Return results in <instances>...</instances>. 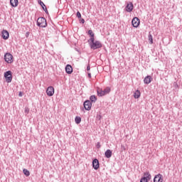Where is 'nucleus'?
<instances>
[{"instance_id":"f257e3e1","label":"nucleus","mask_w":182,"mask_h":182,"mask_svg":"<svg viewBox=\"0 0 182 182\" xmlns=\"http://www.w3.org/2000/svg\"><path fill=\"white\" fill-rule=\"evenodd\" d=\"M88 42H90V48L93 50H96V49H100V48L102 46V42L99 41H95V38H90Z\"/></svg>"},{"instance_id":"f03ea898","label":"nucleus","mask_w":182,"mask_h":182,"mask_svg":"<svg viewBox=\"0 0 182 182\" xmlns=\"http://www.w3.org/2000/svg\"><path fill=\"white\" fill-rule=\"evenodd\" d=\"M37 26H39V28H46V26H48L46 18L44 17H39L37 19Z\"/></svg>"},{"instance_id":"7ed1b4c3","label":"nucleus","mask_w":182,"mask_h":182,"mask_svg":"<svg viewBox=\"0 0 182 182\" xmlns=\"http://www.w3.org/2000/svg\"><path fill=\"white\" fill-rule=\"evenodd\" d=\"M4 60L9 64L14 63V55L10 53H6L4 55Z\"/></svg>"},{"instance_id":"20e7f679","label":"nucleus","mask_w":182,"mask_h":182,"mask_svg":"<svg viewBox=\"0 0 182 182\" xmlns=\"http://www.w3.org/2000/svg\"><path fill=\"white\" fill-rule=\"evenodd\" d=\"M108 93H110V87H107L105 90H97V95L98 96H105V95H108Z\"/></svg>"},{"instance_id":"39448f33","label":"nucleus","mask_w":182,"mask_h":182,"mask_svg":"<svg viewBox=\"0 0 182 182\" xmlns=\"http://www.w3.org/2000/svg\"><path fill=\"white\" fill-rule=\"evenodd\" d=\"M4 77L7 83H11L12 82V71L9 70L4 73Z\"/></svg>"},{"instance_id":"423d86ee","label":"nucleus","mask_w":182,"mask_h":182,"mask_svg":"<svg viewBox=\"0 0 182 182\" xmlns=\"http://www.w3.org/2000/svg\"><path fill=\"white\" fill-rule=\"evenodd\" d=\"M132 23L134 28H139V26L140 25V19L137 17H134L132 21Z\"/></svg>"},{"instance_id":"0eeeda50","label":"nucleus","mask_w":182,"mask_h":182,"mask_svg":"<svg viewBox=\"0 0 182 182\" xmlns=\"http://www.w3.org/2000/svg\"><path fill=\"white\" fill-rule=\"evenodd\" d=\"M47 95L49 97L53 96L55 95V88L53 86H50L46 90Z\"/></svg>"},{"instance_id":"6e6552de","label":"nucleus","mask_w":182,"mask_h":182,"mask_svg":"<svg viewBox=\"0 0 182 182\" xmlns=\"http://www.w3.org/2000/svg\"><path fill=\"white\" fill-rule=\"evenodd\" d=\"M83 105L85 110H90L92 109V102L90 100L85 101Z\"/></svg>"},{"instance_id":"1a4fd4ad","label":"nucleus","mask_w":182,"mask_h":182,"mask_svg":"<svg viewBox=\"0 0 182 182\" xmlns=\"http://www.w3.org/2000/svg\"><path fill=\"white\" fill-rule=\"evenodd\" d=\"M154 182H163V175L159 173L154 178Z\"/></svg>"},{"instance_id":"9d476101","label":"nucleus","mask_w":182,"mask_h":182,"mask_svg":"<svg viewBox=\"0 0 182 182\" xmlns=\"http://www.w3.org/2000/svg\"><path fill=\"white\" fill-rule=\"evenodd\" d=\"M92 167L95 170H97L100 167L99 160L97 159H95L92 161Z\"/></svg>"},{"instance_id":"9b49d317","label":"nucleus","mask_w":182,"mask_h":182,"mask_svg":"<svg viewBox=\"0 0 182 182\" xmlns=\"http://www.w3.org/2000/svg\"><path fill=\"white\" fill-rule=\"evenodd\" d=\"M2 38L3 39H4L5 41H6V39L9 38V32H8V31L6 30H3L2 32Z\"/></svg>"},{"instance_id":"f8f14e48","label":"nucleus","mask_w":182,"mask_h":182,"mask_svg":"<svg viewBox=\"0 0 182 182\" xmlns=\"http://www.w3.org/2000/svg\"><path fill=\"white\" fill-rule=\"evenodd\" d=\"M125 10L127 12H132V11H133V3L129 2L127 4L125 7Z\"/></svg>"},{"instance_id":"ddd939ff","label":"nucleus","mask_w":182,"mask_h":182,"mask_svg":"<svg viewBox=\"0 0 182 182\" xmlns=\"http://www.w3.org/2000/svg\"><path fill=\"white\" fill-rule=\"evenodd\" d=\"M65 72L68 73V75H71V73L73 72V68H72V65H67L65 66Z\"/></svg>"},{"instance_id":"4468645a","label":"nucleus","mask_w":182,"mask_h":182,"mask_svg":"<svg viewBox=\"0 0 182 182\" xmlns=\"http://www.w3.org/2000/svg\"><path fill=\"white\" fill-rule=\"evenodd\" d=\"M151 80H153V78L150 75H147L144 79V83L145 85H149V83H151Z\"/></svg>"},{"instance_id":"2eb2a0df","label":"nucleus","mask_w":182,"mask_h":182,"mask_svg":"<svg viewBox=\"0 0 182 182\" xmlns=\"http://www.w3.org/2000/svg\"><path fill=\"white\" fill-rule=\"evenodd\" d=\"M18 4L19 1L18 0H10V5H11L13 8H16Z\"/></svg>"},{"instance_id":"dca6fc26","label":"nucleus","mask_w":182,"mask_h":182,"mask_svg":"<svg viewBox=\"0 0 182 182\" xmlns=\"http://www.w3.org/2000/svg\"><path fill=\"white\" fill-rule=\"evenodd\" d=\"M39 4H40L41 6H42V9H43V11L48 15L49 14V12L48 11V9L46 8V6L45 5V4L41 1H40Z\"/></svg>"},{"instance_id":"f3484780","label":"nucleus","mask_w":182,"mask_h":182,"mask_svg":"<svg viewBox=\"0 0 182 182\" xmlns=\"http://www.w3.org/2000/svg\"><path fill=\"white\" fill-rule=\"evenodd\" d=\"M105 156L107 159H110V157H112V151L110 149H107L105 153Z\"/></svg>"},{"instance_id":"a211bd4d","label":"nucleus","mask_w":182,"mask_h":182,"mask_svg":"<svg viewBox=\"0 0 182 182\" xmlns=\"http://www.w3.org/2000/svg\"><path fill=\"white\" fill-rule=\"evenodd\" d=\"M97 101V97H96V95H91L90 97V102H92V103H96Z\"/></svg>"},{"instance_id":"6ab92c4d","label":"nucleus","mask_w":182,"mask_h":182,"mask_svg":"<svg viewBox=\"0 0 182 182\" xmlns=\"http://www.w3.org/2000/svg\"><path fill=\"white\" fill-rule=\"evenodd\" d=\"M141 93L139 90H136L135 92L134 93V99H139L140 97Z\"/></svg>"},{"instance_id":"aec40b11","label":"nucleus","mask_w":182,"mask_h":182,"mask_svg":"<svg viewBox=\"0 0 182 182\" xmlns=\"http://www.w3.org/2000/svg\"><path fill=\"white\" fill-rule=\"evenodd\" d=\"M144 177H146V178H147V180H151V175L150 174L149 172H145L144 173Z\"/></svg>"},{"instance_id":"412c9836","label":"nucleus","mask_w":182,"mask_h":182,"mask_svg":"<svg viewBox=\"0 0 182 182\" xmlns=\"http://www.w3.org/2000/svg\"><path fill=\"white\" fill-rule=\"evenodd\" d=\"M75 122L76 124H80V122H82V118L80 117H75Z\"/></svg>"},{"instance_id":"4be33fe9","label":"nucleus","mask_w":182,"mask_h":182,"mask_svg":"<svg viewBox=\"0 0 182 182\" xmlns=\"http://www.w3.org/2000/svg\"><path fill=\"white\" fill-rule=\"evenodd\" d=\"M88 35H90V39H95V33H93V31L89 30Z\"/></svg>"},{"instance_id":"5701e85b","label":"nucleus","mask_w":182,"mask_h":182,"mask_svg":"<svg viewBox=\"0 0 182 182\" xmlns=\"http://www.w3.org/2000/svg\"><path fill=\"white\" fill-rule=\"evenodd\" d=\"M23 173L25 174V176H26V177H29V176H31V173L28 171V169L24 168L23 170Z\"/></svg>"},{"instance_id":"b1692460","label":"nucleus","mask_w":182,"mask_h":182,"mask_svg":"<svg viewBox=\"0 0 182 182\" xmlns=\"http://www.w3.org/2000/svg\"><path fill=\"white\" fill-rule=\"evenodd\" d=\"M149 43H151V45H152V43H153V36H151V34L149 35Z\"/></svg>"},{"instance_id":"393cba45","label":"nucleus","mask_w":182,"mask_h":182,"mask_svg":"<svg viewBox=\"0 0 182 182\" xmlns=\"http://www.w3.org/2000/svg\"><path fill=\"white\" fill-rule=\"evenodd\" d=\"M140 182H149V181L146 177L144 176L141 178Z\"/></svg>"},{"instance_id":"a878e982","label":"nucleus","mask_w":182,"mask_h":182,"mask_svg":"<svg viewBox=\"0 0 182 182\" xmlns=\"http://www.w3.org/2000/svg\"><path fill=\"white\" fill-rule=\"evenodd\" d=\"M77 17L79 19H80V18H82V14H80V11H77Z\"/></svg>"},{"instance_id":"bb28decb","label":"nucleus","mask_w":182,"mask_h":182,"mask_svg":"<svg viewBox=\"0 0 182 182\" xmlns=\"http://www.w3.org/2000/svg\"><path fill=\"white\" fill-rule=\"evenodd\" d=\"M97 149H100V142H97L96 145Z\"/></svg>"},{"instance_id":"cd10ccee","label":"nucleus","mask_w":182,"mask_h":182,"mask_svg":"<svg viewBox=\"0 0 182 182\" xmlns=\"http://www.w3.org/2000/svg\"><path fill=\"white\" fill-rule=\"evenodd\" d=\"M87 75H88V77H89L90 79H92V73H88Z\"/></svg>"},{"instance_id":"c85d7f7f","label":"nucleus","mask_w":182,"mask_h":182,"mask_svg":"<svg viewBox=\"0 0 182 182\" xmlns=\"http://www.w3.org/2000/svg\"><path fill=\"white\" fill-rule=\"evenodd\" d=\"M87 72H89V70H90V65H88L87 66Z\"/></svg>"},{"instance_id":"c756f323","label":"nucleus","mask_w":182,"mask_h":182,"mask_svg":"<svg viewBox=\"0 0 182 182\" xmlns=\"http://www.w3.org/2000/svg\"><path fill=\"white\" fill-rule=\"evenodd\" d=\"M80 23H85V20L83 18H80Z\"/></svg>"},{"instance_id":"7c9ffc66","label":"nucleus","mask_w":182,"mask_h":182,"mask_svg":"<svg viewBox=\"0 0 182 182\" xmlns=\"http://www.w3.org/2000/svg\"><path fill=\"white\" fill-rule=\"evenodd\" d=\"M18 96H19V97H22V96H23L22 92H20L18 93Z\"/></svg>"},{"instance_id":"2f4dec72","label":"nucleus","mask_w":182,"mask_h":182,"mask_svg":"<svg viewBox=\"0 0 182 182\" xmlns=\"http://www.w3.org/2000/svg\"><path fill=\"white\" fill-rule=\"evenodd\" d=\"M28 35H29V33L27 32V33H26V38H28Z\"/></svg>"},{"instance_id":"473e14b6","label":"nucleus","mask_w":182,"mask_h":182,"mask_svg":"<svg viewBox=\"0 0 182 182\" xmlns=\"http://www.w3.org/2000/svg\"><path fill=\"white\" fill-rule=\"evenodd\" d=\"M26 112L28 113L29 112V110L28 109H26L25 110Z\"/></svg>"}]
</instances>
